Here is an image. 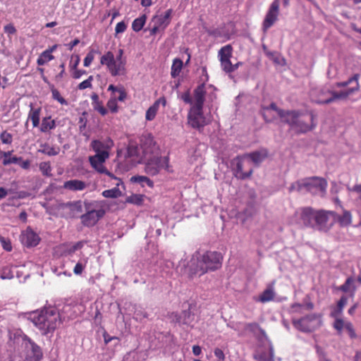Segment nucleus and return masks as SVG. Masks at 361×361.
<instances>
[{"instance_id":"obj_34","label":"nucleus","mask_w":361,"mask_h":361,"mask_svg":"<svg viewBox=\"0 0 361 361\" xmlns=\"http://www.w3.org/2000/svg\"><path fill=\"white\" fill-rule=\"evenodd\" d=\"M147 20L146 15H142L140 17L135 18L132 23V29L135 32L140 31L145 25Z\"/></svg>"},{"instance_id":"obj_3","label":"nucleus","mask_w":361,"mask_h":361,"mask_svg":"<svg viewBox=\"0 0 361 361\" xmlns=\"http://www.w3.org/2000/svg\"><path fill=\"white\" fill-rule=\"evenodd\" d=\"M222 256L217 252H207L204 255H192L189 267L194 274L202 276L209 271H214L221 266Z\"/></svg>"},{"instance_id":"obj_61","label":"nucleus","mask_w":361,"mask_h":361,"mask_svg":"<svg viewBox=\"0 0 361 361\" xmlns=\"http://www.w3.org/2000/svg\"><path fill=\"white\" fill-rule=\"evenodd\" d=\"M87 72L84 70H74L73 72V78L75 79L80 78L82 75L86 74Z\"/></svg>"},{"instance_id":"obj_11","label":"nucleus","mask_w":361,"mask_h":361,"mask_svg":"<svg viewBox=\"0 0 361 361\" xmlns=\"http://www.w3.org/2000/svg\"><path fill=\"white\" fill-rule=\"evenodd\" d=\"M233 164L235 165L233 173L237 178L244 180L251 176L253 172L252 168L250 166V161L245 157L238 156L233 160Z\"/></svg>"},{"instance_id":"obj_21","label":"nucleus","mask_w":361,"mask_h":361,"mask_svg":"<svg viewBox=\"0 0 361 361\" xmlns=\"http://www.w3.org/2000/svg\"><path fill=\"white\" fill-rule=\"evenodd\" d=\"M21 243L27 247L37 245L40 241L39 235L30 227L22 232L20 235Z\"/></svg>"},{"instance_id":"obj_48","label":"nucleus","mask_w":361,"mask_h":361,"mask_svg":"<svg viewBox=\"0 0 361 361\" xmlns=\"http://www.w3.org/2000/svg\"><path fill=\"white\" fill-rule=\"evenodd\" d=\"M93 80V76L92 75H90L89 76V78L82 81V82H80L79 85H78V89L79 90H85V89H87V88H90L92 87V81Z\"/></svg>"},{"instance_id":"obj_35","label":"nucleus","mask_w":361,"mask_h":361,"mask_svg":"<svg viewBox=\"0 0 361 361\" xmlns=\"http://www.w3.org/2000/svg\"><path fill=\"white\" fill-rule=\"evenodd\" d=\"M13 266L8 264L2 267L0 277L2 279H11L13 277Z\"/></svg>"},{"instance_id":"obj_31","label":"nucleus","mask_w":361,"mask_h":361,"mask_svg":"<svg viewBox=\"0 0 361 361\" xmlns=\"http://www.w3.org/2000/svg\"><path fill=\"white\" fill-rule=\"evenodd\" d=\"M41 147L42 148L39 149V152L50 157L56 156L60 152L59 147L50 146L48 144H44L42 145Z\"/></svg>"},{"instance_id":"obj_42","label":"nucleus","mask_w":361,"mask_h":361,"mask_svg":"<svg viewBox=\"0 0 361 361\" xmlns=\"http://www.w3.org/2000/svg\"><path fill=\"white\" fill-rule=\"evenodd\" d=\"M51 94L53 99L58 101L61 104H68L67 101L61 97L60 92L56 89H52Z\"/></svg>"},{"instance_id":"obj_16","label":"nucleus","mask_w":361,"mask_h":361,"mask_svg":"<svg viewBox=\"0 0 361 361\" xmlns=\"http://www.w3.org/2000/svg\"><path fill=\"white\" fill-rule=\"evenodd\" d=\"M233 48L231 44H227L220 49L218 56L221 62V66L226 73H231L234 71L233 64L231 62L232 56Z\"/></svg>"},{"instance_id":"obj_46","label":"nucleus","mask_w":361,"mask_h":361,"mask_svg":"<svg viewBox=\"0 0 361 361\" xmlns=\"http://www.w3.org/2000/svg\"><path fill=\"white\" fill-rule=\"evenodd\" d=\"M0 139L4 144H11L13 141L11 134L6 131H4L1 133Z\"/></svg>"},{"instance_id":"obj_5","label":"nucleus","mask_w":361,"mask_h":361,"mask_svg":"<svg viewBox=\"0 0 361 361\" xmlns=\"http://www.w3.org/2000/svg\"><path fill=\"white\" fill-rule=\"evenodd\" d=\"M359 79L360 75L358 73H355L352 77L349 78L346 81L336 82L335 84V87L338 88L345 87L349 85H353V86L340 92H331V97H326L325 99H318L317 100L315 101L316 103L321 104H327L334 102L337 100L347 99L349 96L359 91Z\"/></svg>"},{"instance_id":"obj_38","label":"nucleus","mask_w":361,"mask_h":361,"mask_svg":"<svg viewBox=\"0 0 361 361\" xmlns=\"http://www.w3.org/2000/svg\"><path fill=\"white\" fill-rule=\"evenodd\" d=\"M39 168L42 175L47 177H51V166L49 161H42L39 164Z\"/></svg>"},{"instance_id":"obj_60","label":"nucleus","mask_w":361,"mask_h":361,"mask_svg":"<svg viewBox=\"0 0 361 361\" xmlns=\"http://www.w3.org/2000/svg\"><path fill=\"white\" fill-rule=\"evenodd\" d=\"M4 31L7 34L13 35V34L16 33V30L13 25L8 24L4 27Z\"/></svg>"},{"instance_id":"obj_6","label":"nucleus","mask_w":361,"mask_h":361,"mask_svg":"<svg viewBox=\"0 0 361 361\" xmlns=\"http://www.w3.org/2000/svg\"><path fill=\"white\" fill-rule=\"evenodd\" d=\"M123 55V50L121 49H118L116 57L109 51L101 57L100 63L106 66L112 76L124 75L126 73V59Z\"/></svg>"},{"instance_id":"obj_20","label":"nucleus","mask_w":361,"mask_h":361,"mask_svg":"<svg viewBox=\"0 0 361 361\" xmlns=\"http://www.w3.org/2000/svg\"><path fill=\"white\" fill-rule=\"evenodd\" d=\"M105 214L104 209H92L82 214L80 217L84 226H94Z\"/></svg>"},{"instance_id":"obj_15","label":"nucleus","mask_w":361,"mask_h":361,"mask_svg":"<svg viewBox=\"0 0 361 361\" xmlns=\"http://www.w3.org/2000/svg\"><path fill=\"white\" fill-rule=\"evenodd\" d=\"M279 0H274L270 5L262 23V29L266 32L278 20L279 14Z\"/></svg>"},{"instance_id":"obj_37","label":"nucleus","mask_w":361,"mask_h":361,"mask_svg":"<svg viewBox=\"0 0 361 361\" xmlns=\"http://www.w3.org/2000/svg\"><path fill=\"white\" fill-rule=\"evenodd\" d=\"M87 257H83L80 259V260L77 262L73 269V273L75 275H80L82 273L85 267L87 265Z\"/></svg>"},{"instance_id":"obj_55","label":"nucleus","mask_w":361,"mask_h":361,"mask_svg":"<svg viewBox=\"0 0 361 361\" xmlns=\"http://www.w3.org/2000/svg\"><path fill=\"white\" fill-rule=\"evenodd\" d=\"M344 328L348 331L350 338H355L356 337V334H355V332L354 331L353 326V325H352V324L350 322L345 323Z\"/></svg>"},{"instance_id":"obj_13","label":"nucleus","mask_w":361,"mask_h":361,"mask_svg":"<svg viewBox=\"0 0 361 361\" xmlns=\"http://www.w3.org/2000/svg\"><path fill=\"white\" fill-rule=\"evenodd\" d=\"M172 9H168L164 13L154 16L151 20L150 35H154L159 31L164 30L171 22Z\"/></svg>"},{"instance_id":"obj_53","label":"nucleus","mask_w":361,"mask_h":361,"mask_svg":"<svg viewBox=\"0 0 361 361\" xmlns=\"http://www.w3.org/2000/svg\"><path fill=\"white\" fill-rule=\"evenodd\" d=\"M334 327L340 333L345 327V323L341 319H336L334 322Z\"/></svg>"},{"instance_id":"obj_4","label":"nucleus","mask_w":361,"mask_h":361,"mask_svg":"<svg viewBox=\"0 0 361 361\" xmlns=\"http://www.w3.org/2000/svg\"><path fill=\"white\" fill-rule=\"evenodd\" d=\"M327 182L325 179L313 176L293 183L288 188L289 192H310L312 195L324 196L326 191Z\"/></svg>"},{"instance_id":"obj_33","label":"nucleus","mask_w":361,"mask_h":361,"mask_svg":"<svg viewBox=\"0 0 361 361\" xmlns=\"http://www.w3.org/2000/svg\"><path fill=\"white\" fill-rule=\"evenodd\" d=\"M183 68V61L180 59H175L173 61V63L171 66V77L175 78H176L180 73Z\"/></svg>"},{"instance_id":"obj_54","label":"nucleus","mask_w":361,"mask_h":361,"mask_svg":"<svg viewBox=\"0 0 361 361\" xmlns=\"http://www.w3.org/2000/svg\"><path fill=\"white\" fill-rule=\"evenodd\" d=\"M107 106L111 110V112H116L118 110L116 99H111L107 103Z\"/></svg>"},{"instance_id":"obj_64","label":"nucleus","mask_w":361,"mask_h":361,"mask_svg":"<svg viewBox=\"0 0 361 361\" xmlns=\"http://www.w3.org/2000/svg\"><path fill=\"white\" fill-rule=\"evenodd\" d=\"M20 166V167L23 169H27L30 168V161L29 160H23L17 163Z\"/></svg>"},{"instance_id":"obj_41","label":"nucleus","mask_w":361,"mask_h":361,"mask_svg":"<svg viewBox=\"0 0 361 361\" xmlns=\"http://www.w3.org/2000/svg\"><path fill=\"white\" fill-rule=\"evenodd\" d=\"M40 113L41 109L37 108L34 109L32 104H30V110L28 114V119L35 120V119H40Z\"/></svg>"},{"instance_id":"obj_59","label":"nucleus","mask_w":361,"mask_h":361,"mask_svg":"<svg viewBox=\"0 0 361 361\" xmlns=\"http://www.w3.org/2000/svg\"><path fill=\"white\" fill-rule=\"evenodd\" d=\"M182 100L186 104H190L192 105V100L191 99L190 94L188 92H185L181 95Z\"/></svg>"},{"instance_id":"obj_9","label":"nucleus","mask_w":361,"mask_h":361,"mask_svg":"<svg viewBox=\"0 0 361 361\" xmlns=\"http://www.w3.org/2000/svg\"><path fill=\"white\" fill-rule=\"evenodd\" d=\"M146 159L145 172L150 176L158 174L161 169L170 171L168 157H161L159 154L148 157Z\"/></svg>"},{"instance_id":"obj_27","label":"nucleus","mask_w":361,"mask_h":361,"mask_svg":"<svg viewBox=\"0 0 361 361\" xmlns=\"http://www.w3.org/2000/svg\"><path fill=\"white\" fill-rule=\"evenodd\" d=\"M334 220H337L341 226H347L352 222V216L349 211L343 210L342 215H338L335 213V216H330Z\"/></svg>"},{"instance_id":"obj_10","label":"nucleus","mask_w":361,"mask_h":361,"mask_svg":"<svg viewBox=\"0 0 361 361\" xmlns=\"http://www.w3.org/2000/svg\"><path fill=\"white\" fill-rule=\"evenodd\" d=\"M330 216H335V212L325 210L314 209L313 222L311 228L322 231H328L334 224L333 221L330 222Z\"/></svg>"},{"instance_id":"obj_44","label":"nucleus","mask_w":361,"mask_h":361,"mask_svg":"<svg viewBox=\"0 0 361 361\" xmlns=\"http://www.w3.org/2000/svg\"><path fill=\"white\" fill-rule=\"evenodd\" d=\"M10 155H11V154L9 155H8L7 157H4L5 159L3 161V164L4 166L9 165L11 164H17V163H19V161H22V157H9Z\"/></svg>"},{"instance_id":"obj_30","label":"nucleus","mask_w":361,"mask_h":361,"mask_svg":"<svg viewBox=\"0 0 361 361\" xmlns=\"http://www.w3.org/2000/svg\"><path fill=\"white\" fill-rule=\"evenodd\" d=\"M275 296V292L272 286H269L266 288L259 297V301L261 302H267L274 299Z\"/></svg>"},{"instance_id":"obj_32","label":"nucleus","mask_w":361,"mask_h":361,"mask_svg":"<svg viewBox=\"0 0 361 361\" xmlns=\"http://www.w3.org/2000/svg\"><path fill=\"white\" fill-rule=\"evenodd\" d=\"M130 180L133 183H140L142 186H145V185H148L149 188H153L154 183L149 178L144 176H135L131 177Z\"/></svg>"},{"instance_id":"obj_19","label":"nucleus","mask_w":361,"mask_h":361,"mask_svg":"<svg viewBox=\"0 0 361 361\" xmlns=\"http://www.w3.org/2000/svg\"><path fill=\"white\" fill-rule=\"evenodd\" d=\"M261 111L264 119L269 123L273 121L277 117L281 118V114H286V111L278 108L275 103L262 106Z\"/></svg>"},{"instance_id":"obj_12","label":"nucleus","mask_w":361,"mask_h":361,"mask_svg":"<svg viewBox=\"0 0 361 361\" xmlns=\"http://www.w3.org/2000/svg\"><path fill=\"white\" fill-rule=\"evenodd\" d=\"M210 123V118L203 114V108L190 107L188 115V123L192 128L201 130Z\"/></svg>"},{"instance_id":"obj_62","label":"nucleus","mask_w":361,"mask_h":361,"mask_svg":"<svg viewBox=\"0 0 361 361\" xmlns=\"http://www.w3.org/2000/svg\"><path fill=\"white\" fill-rule=\"evenodd\" d=\"M119 93L118 97H117V99L118 101L123 102L126 98V92H125L123 88H119L117 91Z\"/></svg>"},{"instance_id":"obj_40","label":"nucleus","mask_w":361,"mask_h":361,"mask_svg":"<svg viewBox=\"0 0 361 361\" xmlns=\"http://www.w3.org/2000/svg\"><path fill=\"white\" fill-rule=\"evenodd\" d=\"M159 109L157 104H152L146 111L145 118L147 121H152L154 119Z\"/></svg>"},{"instance_id":"obj_17","label":"nucleus","mask_w":361,"mask_h":361,"mask_svg":"<svg viewBox=\"0 0 361 361\" xmlns=\"http://www.w3.org/2000/svg\"><path fill=\"white\" fill-rule=\"evenodd\" d=\"M109 158V157H108L106 153L103 154H95L93 156L89 157V161L91 166L98 173H104L111 178H116L104 166V163Z\"/></svg>"},{"instance_id":"obj_24","label":"nucleus","mask_w":361,"mask_h":361,"mask_svg":"<svg viewBox=\"0 0 361 361\" xmlns=\"http://www.w3.org/2000/svg\"><path fill=\"white\" fill-rule=\"evenodd\" d=\"M204 85L202 84L197 87L194 91V102L191 107L203 108L204 102Z\"/></svg>"},{"instance_id":"obj_36","label":"nucleus","mask_w":361,"mask_h":361,"mask_svg":"<svg viewBox=\"0 0 361 361\" xmlns=\"http://www.w3.org/2000/svg\"><path fill=\"white\" fill-rule=\"evenodd\" d=\"M54 56L52 54H49L46 51L41 53L37 59V63L38 66H44L49 61L53 60Z\"/></svg>"},{"instance_id":"obj_43","label":"nucleus","mask_w":361,"mask_h":361,"mask_svg":"<svg viewBox=\"0 0 361 361\" xmlns=\"http://www.w3.org/2000/svg\"><path fill=\"white\" fill-rule=\"evenodd\" d=\"M94 53H96V51L92 49L87 54L83 61L84 66L88 67L90 66L94 59Z\"/></svg>"},{"instance_id":"obj_1","label":"nucleus","mask_w":361,"mask_h":361,"mask_svg":"<svg viewBox=\"0 0 361 361\" xmlns=\"http://www.w3.org/2000/svg\"><path fill=\"white\" fill-rule=\"evenodd\" d=\"M30 319L42 335L52 333L61 323V316L55 307L34 311L30 314Z\"/></svg>"},{"instance_id":"obj_49","label":"nucleus","mask_w":361,"mask_h":361,"mask_svg":"<svg viewBox=\"0 0 361 361\" xmlns=\"http://www.w3.org/2000/svg\"><path fill=\"white\" fill-rule=\"evenodd\" d=\"M353 281L354 279L352 277L348 278L344 284H343L339 289L345 293L348 292L350 290V287L351 284L353 283Z\"/></svg>"},{"instance_id":"obj_22","label":"nucleus","mask_w":361,"mask_h":361,"mask_svg":"<svg viewBox=\"0 0 361 361\" xmlns=\"http://www.w3.org/2000/svg\"><path fill=\"white\" fill-rule=\"evenodd\" d=\"M314 209L312 207L302 208L299 212V221L305 227L311 228L313 222Z\"/></svg>"},{"instance_id":"obj_26","label":"nucleus","mask_w":361,"mask_h":361,"mask_svg":"<svg viewBox=\"0 0 361 361\" xmlns=\"http://www.w3.org/2000/svg\"><path fill=\"white\" fill-rule=\"evenodd\" d=\"M175 317L176 322L179 324L190 325L194 320V315L192 314L190 310L182 311L180 314H176Z\"/></svg>"},{"instance_id":"obj_39","label":"nucleus","mask_w":361,"mask_h":361,"mask_svg":"<svg viewBox=\"0 0 361 361\" xmlns=\"http://www.w3.org/2000/svg\"><path fill=\"white\" fill-rule=\"evenodd\" d=\"M121 192L117 188L106 190L102 192V195L106 198H116L121 195Z\"/></svg>"},{"instance_id":"obj_51","label":"nucleus","mask_w":361,"mask_h":361,"mask_svg":"<svg viewBox=\"0 0 361 361\" xmlns=\"http://www.w3.org/2000/svg\"><path fill=\"white\" fill-rule=\"evenodd\" d=\"M348 299L345 296H342L341 299L338 300L337 304V312L338 313H341L343 307L347 304Z\"/></svg>"},{"instance_id":"obj_45","label":"nucleus","mask_w":361,"mask_h":361,"mask_svg":"<svg viewBox=\"0 0 361 361\" xmlns=\"http://www.w3.org/2000/svg\"><path fill=\"white\" fill-rule=\"evenodd\" d=\"M134 319L137 321H142L147 317V312L142 309H137L134 312Z\"/></svg>"},{"instance_id":"obj_47","label":"nucleus","mask_w":361,"mask_h":361,"mask_svg":"<svg viewBox=\"0 0 361 361\" xmlns=\"http://www.w3.org/2000/svg\"><path fill=\"white\" fill-rule=\"evenodd\" d=\"M142 201H143V197L140 195H133L130 196L128 198V202H130V203H133V204H135L137 205L141 204L142 203Z\"/></svg>"},{"instance_id":"obj_50","label":"nucleus","mask_w":361,"mask_h":361,"mask_svg":"<svg viewBox=\"0 0 361 361\" xmlns=\"http://www.w3.org/2000/svg\"><path fill=\"white\" fill-rule=\"evenodd\" d=\"M0 242H1V244L3 247V248L8 251V252H10L12 250V245H11V243L10 242V240L6 239L5 238H0Z\"/></svg>"},{"instance_id":"obj_23","label":"nucleus","mask_w":361,"mask_h":361,"mask_svg":"<svg viewBox=\"0 0 361 361\" xmlns=\"http://www.w3.org/2000/svg\"><path fill=\"white\" fill-rule=\"evenodd\" d=\"M250 161L258 166L268 156L267 149L262 148L251 153L245 154Z\"/></svg>"},{"instance_id":"obj_2","label":"nucleus","mask_w":361,"mask_h":361,"mask_svg":"<svg viewBox=\"0 0 361 361\" xmlns=\"http://www.w3.org/2000/svg\"><path fill=\"white\" fill-rule=\"evenodd\" d=\"M314 118L312 113L305 114L295 110L286 111V114L281 115V121L288 124L290 130L298 135L306 133L314 129L317 125Z\"/></svg>"},{"instance_id":"obj_29","label":"nucleus","mask_w":361,"mask_h":361,"mask_svg":"<svg viewBox=\"0 0 361 361\" xmlns=\"http://www.w3.org/2000/svg\"><path fill=\"white\" fill-rule=\"evenodd\" d=\"M91 99L94 109L99 112L102 116L106 115L107 114V110L103 106L102 102L99 101V96L96 93H93L91 95Z\"/></svg>"},{"instance_id":"obj_58","label":"nucleus","mask_w":361,"mask_h":361,"mask_svg":"<svg viewBox=\"0 0 361 361\" xmlns=\"http://www.w3.org/2000/svg\"><path fill=\"white\" fill-rule=\"evenodd\" d=\"M84 243L82 241H79L70 247L69 252H74L76 250L81 249Z\"/></svg>"},{"instance_id":"obj_57","label":"nucleus","mask_w":361,"mask_h":361,"mask_svg":"<svg viewBox=\"0 0 361 361\" xmlns=\"http://www.w3.org/2000/svg\"><path fill=\"white\" fill-rule=\"evenodd\" d=\"M138 148L136 146L130 145L128 147V155L129 157H135L138 155Z\"/></svg>"},{"instance_id":"obj_28","label":"nucleus","mask_w":361,"mask_h":361,"mask_svg":"<svg viewBox=\"0 0 361 361\" xmlns=\"http://www.w3.org/2000/svg\"><path fill=\"white\" fill-rule=\"evenodd\" d=\"M56 126V122L54 120L51 119V116L44 117L42 121L39 130L42 133H47L54 129Z\"/></svg>"},{"instance_id":"obj_7","label":"nucleus","mask_w":361,"mask_h":361,"mask_svg":"<svg viewBox=\"0 0 361 361\" xmlns=\"http://www.w3.org/2000/svg\"><path fill=\"white\" fill-rule=\"evenodd\" d=\"M13 336L17 342H20L22 346L24 347L26 351L27 361H40L42 359L43 353L41 348L27 336L21 331H16Z\"/></svg>"},{"instance_id":"obj_52","label":"nucleus","mask_w":361,"mask_h":361,"mask_svg":"<svg viewBox=\"0 0 361 361\" xmlns=\"http://www.w3.org/2000/svg\"><path fill=\"white\" fill-rule=\"evenodd\" d=\"M126 24L123 21H121L118 23L116 25L115 32L116 34L123 33L126 31Z\"/></svg>"},{"instance_id":"obj_14","label":"nucleus","mask_w":361,"mask_h":361,"mask_svg":"<svg viewBox=\"0 0 361 361\" xmlns=\"http://www.w3.org/2000/svg\"><path fill=\"white\" fill-rule=\"evenodd\" d=\"M140 146L145 158L159 154V148L151 134L142 137Z\"/></svg>"},{"instance_id":"obj_25","label":"nucleus","mask_w":361,"mask_h":361,"mask_svg":"<svg viewBox=\"0 0 361 361\" xmlns=\"http://www.w3.org/2000/svg\"><path fill=\"white\" fill-rule=\"evenodd\" d=\"M87 184L82 180L73 179L67 180L63 183V188L64 189L71 191H81L85 189Z\"/></svg>"},{"instance_id":"obj_18","label":"nucleus","mask_w":361,"mask_h":361,"mask_svg":"<svg viewBox=\"0 0 361 361\" xmlns=\"http://www.w3.org/2000/svg\"><path fill=\"white\" fill-rule=\"evenodd\" d=\"M113 146L114 142L109 137L93 140L90 143V147L95 154H103L106 153L108 157H110V150Z\"/></svg>"},{"instance_id":"obj_56","label":"nucleus","mask_w":361,"mask_h":361,"mask_svg":"<svg viewBox=\"0 0 361 361\" xmlns=\"http://www.w3.org/2000/svg\"><path fill=\"white\" fill-rule=\"evenodd\" d=\"M214 353V355L218 359V361H224L225 355L221 349L215 348Z\"/></svg>"},{"instance_id":"obj_8","label":"nucleus","mask_w":361,"mask_h":361,"mask_svg":"<svg viewBox=\"0 0 361 361\" xmlns=\"http://www.w3.org/2000/svg\"><path fill=\"white\" fill-rule=\"evenodd\" d=\"M321 315L311 314L298 319H293V326L300 331L307 333L314 331L321 326Z\"/></svg>"},{"instance_id":"obj_63","label":"nucleus","mask_w":361,"mask_h":361,"mask_svg":"<svg viewBox=\"0 0 361 361\" xmlns=\"http://www.w3.org/2000/svg\"><path fill=\"white\" fill-rule=\"evenodd\" d=\"M153 104H157V107L159 109L160 105H162L164 107L166 105V99L164 97H160Z\"/></svg>"}]
</instances>
